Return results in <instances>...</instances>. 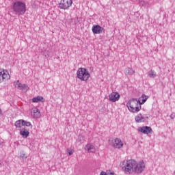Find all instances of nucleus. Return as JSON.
<instances>
[{
    "label": "nucleus",
    "mask_w": 175,
    "mask_h": 175,
    "mask_svg": "<svg viewBox=\"0 0 175 175\" xmlns=\"http://www.w3.org/2000/svg\"><path fill=\"white\" fill-rule=\"evenodd\" d=\"M120 167H121L124 174H132V173L140 174V173L144 172L146 164L143 161L137 163L135 159H127L120 162Z\"/></svg>",
    "instance_id": "obj_1"
},
{
    "label": "nucleus",
    "mask_w": 175,
    "mask_h": 175,
    "mask_svg": "<svg viewBox=\"0 0 175 175\" xmlns=\"http://www.w3.org/2000/svg\"><path fill=\"white\" fill-rule=\"evenodd\" d=\"M12 10L16 16H23L27 12V5L22 1L14 2Z\"/></svg>",
    "instance_id": "obj_2"
},
{
    "label": "nucleus",
    "mask_w": 175,
    "mask_h": 175,
    "mask_svg": "<svg viewBox=\"0 0 175 175\" xmlns=\"http://www.w3.org/2000/svg\"><path fill=\"white\" fill-rule=\"evenodd\" d=\"M90 76L88 70L84 68H79L77 72V77L81 81H88Z\"/></svg>",
    "instance_id": "obj_3"
},
{
    "label": "nucleus",
    "mask_w": 175,
    "mask_h": 175,
    "mask_svg": "<svg viewBox=\"0 0 175 175\" xmlns=\"http://www.w3.org/2000/svg\"><path fill=\"white\" fill-rule=\"evenodd\" d=\"M109 144L111 146V147H113V148H121L122 146H124V143L120 138H110L109 139Z\"/></svg>",
    "instance_id": "obj_4"
},
{
    "label": "nucleus",
    "mask_w": 175,
    "mask_h": 175,
    "mask_svg": "<svg viewBox=\"0 0 175 175\" xmlns=\"http://www.w3.org/2000/svg\"><path fill=\"white\" fill-rule=\"evenodd\" d=\"M72 0H61L60 3H59V8L63 10H68V9L72 6Z\"/></svg>",
    "instance_id": "obj_5"
},
{
    "label": "nucleus",
    "mask_w": 175,
    "mask_h": 175,
    "mask_svg": "<svg viewBox=\"0 0 175 175\" xmlns=\"http://www.w3.org/2000/svg\"><path fill=\"white\" fill-rule=\"evenodd\" d=\"M10 80V75L8 70L0 69V83Z\"/></svg>",
    "instance_id": "obj_6"
},
{
    "label": "nucleus",
    "mask_w": 175,
    "mask_h": 175,
    "mask_svg": "<svg viewBox=\"0 0 175 175\" xmlns=\"http://www.w3.org/2000/svg\"><path fill=\"white\" fill-rule=\"evenodd\" d=\"M92 31L94 35H99L105 32V29L99 26V25H95L92 27Z\"/></svg>",
    "instance_id": "obj_7"
},
{
    "label": "nucleus",
    "mask_w": 175,
    "mask_h": 175,
    "mask_svg": "<svg viewBox=\"0 0 175 175\" xmlns=\"http://www.w3.org/2000/svg\"><path fill=\"white\" fill-rule=\"evenodd\" d=\"M138 131L141 132V133H144V135H150V133H152V129L148 126H144L139 127Z\"/></svg>",
    "instance_id": "obj_8"
},
{
    "label": "nucleus",
    "mask_w": 175,
    "mask_h": 175,
    "mask_svg": "<svg viewBox=\"0 0 175 175\" xmlns=\"http://www.w3.org/2000/svg\"><path fill=\"white\" fill-rule=\"evenodd\" d=\"M31 114L33 118H40V116H42L40 114V111H39V109L36 107L31 109Z\"/></svg>",
    "instance_id": "obj_9"
},
{
    "label": "nucleus",
    "mask_w": 175,
    "mask_h": 175,
    "mask_svg": "<svg viewBox=\"0 0 175 175\" xmlns=\"http://www.w3.org/2000/svg\"><path fill=\"white\" fill-rule=\"evenodd\" d=\"M121 96L118 92H112L109 95L110 102H117L120 100Z\"/></svg>",
    "instance_id": "obj_10"
},
{
    "label": "nucleus",
    "mask_w": 175,
    "mask_h": 175,
    "mask_svg": "<svg viewBox=\"0 0 175 175\" xmlns=\"http://www.w3.org/2000/svg\"><path fill=\"white\" fill-rule=\"evenodd\" d=\"M126 106H133V107H139V106H142L140 103L137 98L131 99L126 104Z\"/></svg>",
    "instance_id": "obj_11"
},
{
    "label": "nucleus",
    "mask_w": 175,
    "mask_h": 175,
    "mask_svg": "<svg viewBox=\"0 0 175 175\" xmlns=\"http://www.w3.org/2000/svg\"><path fill=\"white\" fill-rule=\"evenodd\" d=\"M85 150L86 151H88L89 152H95V151H96V149L95 148V146L91 144H88L85 146Z\"/></svg>",
    "instance_id": "obj_12"
},
{
    "label": "nucleus",
    "mask_w": 175,
    "mask_h": 175,
    "mask_svg": "<svg viewBox=\"0 0 175 175\" xmlns=\"http://www.w3.org/2000/svg\"><path fill=\"white\" fill-rule=\"evenodd\" d=\"M129 111L131 113H137L142 110V106L133 107V106H127Z\"/></svg>",
    "instance_id": "obj_13"
},
{
    "label": "nucleus",
    "mask_w": 175,
    "mask_h": 175,
    "mask_svg": "<svg viewBox=\"0 0 175 175\" xmlns=\"http://www.w3.org/2000/svg\"><path fill=\"white\" fill-rule=\"evenodd\" d=\"M20 135L27 139L29 136V131L25 129V128H23L20 129Z\"/></svg>",
    "instance_id": "obj_14"
},
{
    "label": "nucleus",
    "mask_w": 175,
    "mask_h": 175,
    "mask_svg": "<svg viewBox=\"0 0 175 175\" xmlns=\"http://www.w3.org/2000/svg\"><path fill=\"white\" fill-rule=\"evenodd\" d=\"M147 99H148V96L143 94L141 97L139 98L138 102L139 105L142 106V105H144V103L147 102Z\"/></svg>",
    "instance_id": "obj_15"
},
{
    "label": "nucleus",
    "mask_w": 175,
    "mask_h": 175,
    "mask_svg": "<svg viewBox=\"0 0 175 175\" xmlns=\"http://www.w3.org/2000/svg\"><path fill=\"white\" fill-rule=\"evenodd\" d=\"M124 75L126 76H133V75H135V70L131 68H126L124 70Z\"/></svg>",
    "instance_id": "obj_16"
},
{
    "label": "nucleus",
    "mask_w": 175,
    "mask_h": 175,
    "mask_svg": "<svg viewBox=\"0 0 175 175\" xmlns=\"http://www.w3.org/2000/svg\"><path fill=\"white\" fill-rule=\"evenodd\" d=\"M33 103H39V102H44V98L42 96H38L32 99Z\"/></svg>",
    "instance_id": "obj_17"
},
{
    "label": "nucleus",
    "mask_w": 175,
    "mask_h": 175,
    "mask_svg": "<svg viewBox=\"0 0 175 175\" xmlns=\"http://www.w3.org/2000/svg\"><path fill=\"white\" fill-rule=\"evenodd\" d=\"M136 122H144V121L146 120L144 119V117H143V115H142V113L138 114L135 118Z\"/></svg>",
    "instance_id": "obj_18"
},
{
    "label": "nucleus",
    "mask_w": 175,
    "mask_h": 175,
    "mask_svg": "<svg viewBox=\"0 0 175 175\" xmlns=\"http://www.w3.org/2000/svg\"><path fill=\"white\" fill-rule=\"evenodd\" d=\"M23 120H17L15 122V126L16 129H21V126H23Z\"/></svg>",
    "instance_id": "obj_19"
},
{
    "label": "nucleus",
    "mask_w": 175,
    "mask_h": 175,
    "mask_svg": "<svg viewBox=\"0 0 175 175\" xmlns=\"http://www.w3.org/2000/svg\"><path fill=\"white\" fill-rule=\"evenodd\" d=\"M148 76L150 77V79H155V77H157V72L154 71V70H150L148 72Z\"/></svg>",
    "instance_id": "obj_20"
},
{
    "label": "nucleus",
    "mask_w": 175,
    "mask_h": 175,
    "mask_svg": "<svg viewBox=\"0 0 175 175\" xmlns=\"http://www.w3.org/2000/svg\"><path fill=\"white\" fill-rule=\"evenodd\" d=\"M19 158L21 159H27L28 158V156L25 154V152L24 150L21 151Z\"/></svg>",
    "instance_id": "obj_21"
},
{
    "label": "nucleus",
    "mask_w": 175,
    "mask_h": 175,
    "mask_svg": "<svg viewBox=\"0 0 175 175\" xmlns=\"http://www.w3.org/2000/svg\"><path fill=\"white\" fill-rule=\"evenodd\" d=\"M16 84H17L18 88H19V90H23V87H27V86H25V84H21V83H20L19 80L17 81Z\"/></svg>",
    "instance_id": "obj_22"
},
{
    "label": "nucleus",
    "mask_w": 175,
    "mask_h": 175,
    "mask_svg": "<svg viewBox=\"0 0 175 175\" xmlns=\"http://www.w3.org/2000/svg\"><path fill=\"white\" fill-rule=\"evenodd\" d=\"M22 122H23V126H31V128H32V124H31L29 122H27L23 120Z\"/></svg>",
    "instance_id": "obj_23"
},
{
    "label": "nucleus",
    "mask_w": 175,
    "mask_h": 175,
    "mask_svg": "<svg viewBox=\"0 0 175 175\" xmlns=\"http://www.w3.org/2000/svg\"><path fill=\"white\" fill-rule=\"evenodd\" d=\"M67 152H68L69 155H73V152H75V151L72 149H67Z\"/></svg>",
    "instance_id": "obj_24"
},
{
    "label": "nucleus",
    "mask_w": 175,
    "mask_h": 175,
    "mask_svg": "<svg viewBox=\"0 0 175 175\" xmlns=\"http://www.w3.org/2000/svg\"><path fill=\"white\" fill-rule=\"evenodd\" d=\"M22 91H28V85L25 84V86H23Z\"/></svg>",
    "instance_id": "obj_25"
},
{
    "label": "nucleus",
    "mask_w": 175,
    "mask_h": 175,
    "mask_svg": "<svg viewBox=\"0 0 175 175\" xmlns=\"http://www.w3.org/2000/svg\"><path fill=\"white\" fill-rule=\"evenodd\" d=\"M174 117H175V115H174V114H172V115L170 116V118H171L172 120H174Z\"/></svg>",
    "instance_id": "obj_26"
},
{
    "label": "nucleus",
    "mask_w": 175,
    "mask_h": 175,
    "mask_svg": "<svg viewBox=\"0 0 175 175\" xmlns=\"http://www.w3.org/2000/svg\"><path fill=\"white\" fill-rule=\"evenodd\" d=\"M0 114H2V110L0 109Z\"/></svg>",
    "instance_id": "obj_27"
},
{
    "label": "nucleus",
    "mask_w": 175,
    "mask_h": 175,
    "mask_svg": "<svg viewBox=\"0 0 175 175\" xmlns=\"http://www.w3.org/2000/svg\"><path fill=\"white\" fill-rule=\"evenodd\" d=\"M0 146H1V143H0Z\"/></svg>",
    "instance_id": "obj_28"
}]
</instances>
